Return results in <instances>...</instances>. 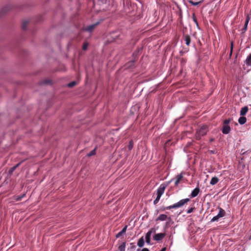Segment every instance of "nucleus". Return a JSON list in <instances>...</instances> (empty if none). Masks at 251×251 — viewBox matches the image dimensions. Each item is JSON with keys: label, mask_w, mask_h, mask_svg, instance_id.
Masks as SVG:
<instances>
[{"label": "nucleus", "mask_w": 251, "mask_h": 251, "mask_svg": "<svg viewBox=\"0 0 251 251\" xmlns=\"http://www.w3.org/2000/svg\"><path fill=\"white\" fill-rule=\"evenodd\" d=\"M87 46H88V45L87 44H85L83 46V50H86L87 48Z\"/></svg>", "instance_id": "obj_30"}, {"label": "nucleus", "mask_w": 251, "mask_h": 251, "mask_svg": "<svg viewBox=\"0 0 251 251\" xmlns=\"http://www.w3.org/2000/svg\"><path fill=\"white\" fill-rule=\"evenodd\" d=\"M95 154V151H92L89 154L88 156H91Z\"/></svg>", "instance_id": "obj_27"}, {"label": "nucleus", "mask_w": 251, "mask_h": 251, "mask_svg": "<svg viewBox=\"0 0 251 251\" xmlns=\"http://www.w3.org/2000/svg\"><path fill=\"white\" fill-rule=\"evenodd\" d=\"M97 24L91 25L85 28V30L88 32L92 31L93 29L95 27Z\"/></svg>", "instance_id": "obj_10"}, {"label": "nucleus", "mask_w": 251, "mask_h": 251, "mask_svg": "<svg viewBox=\"0 0 251 251\" xmlns=\"http://www.w3.org/2000/svg\"><path fill=\"white\" fill-rule=\"evenodd\" d=\"M16 167H17V166H15V167H14L13 168H12L11 169V171H13V170H15V169L16 168Z\"/></svg>", "instance_id": "obj_34"}, {"label": "nucleus", "mask_w": 251, "mask_h": 251, "mask_svg": "<svg viewBox=\"0 0 251 251\" xmlns=\"http://www.w3.org/2000/svg\"><path fill=\"white\" fill-rule=\"evenodd\" d=\"M165 188V186H164L163 185H161L159 187V188L157 189V193H156L157 197H156V198L155 199V200L153 201V203L154 204H156L159 201L161 196L164 193Z\"/></svg>", "instance_id": "obj_1"}, {"label": "nucleus", "mask_w": 251, "mask_h": 251, "mask_svg": "<svg viewBox=\"0 0 251 251\" xmlns=\"http://www.w3.org/2000/svg\"><path fill=\"white\" fill-rule=\"evenodd\" d=\"M194 208H191L187 211V213H191L193 211Z\"/></svg>", "instance_id": "obj_28"}, {"label": "nucleus", "mask_w": 251, "mask_h": 251, "mask_svg": "<svg viewBox=\"0 0 251 251\" xmlns=\"http://www.w3.org/2000/svg\"><path fill=\"white\" fill-rule=\"evenodd\" d=\"M127 226H125L123 229L121 230V232L124 234L126 232Z\"/></svg>", "instance_id": "obj_25"}, {"label": "nucleus", "mask_w": 251, "mask_h": 251, "mask_svg": "<svg viewBox=\"0 0 251 251\" xmlns=\"http://www.w3.org/2000/svg\"><path fill=\"white\" fill-rule=\"evenodd\" d=\"M25 195H23L22 197H18L17 198H16V200L17 201H20L21 200L22 198L24 197Z\"/></svg>", "instance_id": "obj_31"}, {"label": "nucleus", "mask_w": 251, "mask_h": 251, "mask_svg": "<svg viewBox=\"0 0 251 251\" xmlns=\"http://www.w3.org/2000/svg\"><path fill=\"white\" fill-rule=\"evenodd\" d=\"M189 201V199H185L181 200L180 201H178L177 203H175L174 204V207L175 208H176L181 207L183 205H184L185 203H186L187 202H188Z\"/></svg>", "instance_id": "obj_4"}, {"label": "nucleus", "mask_w": 251, "mask_h": 251, "mask_svg": "<svg viewBox=\"0 0 251 251\" xmlns=\"http://www.w3.org/2000/svg\"><path fill=\"white\" fill-rule=\"evenodd\" d=\"M219 181V179L217 177H213L212 178L211 181H210V184L211 185H215Z\"/></svg>", "instance_id": "obj_13"}, {"label": "nucleus", "mask_w": 251, "mask_h": 251, "mask_svg": "<svg viewBox=\"0 0 251 251\" xmlns=\"http://www.w3.org/2000/svg\"><path fill=\"white\" fill-rule=\"evenodd\" d=\"M167 219L170 220V218H168L167 216L165 214H160L156 219V221H164L166 220Z\"/></svg>", "instance_id": "obj_6"}, {"label": "nucleus", "mask_w": 251, "mask_h": 251, "mask_svg": "<svg viewBox=\"0 0 251 251\" xmlns=\"http://www.w3.org/2000/svg\"><path fill=\"white\" fill-rule=\"evenodd\" d=\"M231 50H232V44H231Z\"/></svg>", "instance_id": "obj_35"}, {"label": "nucleus", "mask_w": 251, "mask_h": 251, "mask_svg": "<svg viewBox=\"0 0 251 251\" xmlns=\"http://www.w3.org/2000/svg\"><path fill=\"white\" fill-rule=\"evenodd\" d=\"M127 226H125L123 229L121 230V232L124 234L126 232Z\"/></svg>", "instance_id": "obj_24"}, {"label": "nucleus", "mask_w": 251, "mask_h": 251, "mask_svg": "<svg viewBox=\"0 0 251 251\" xmlns=\"http://www.w3.org/2000/svg\"><path fill=\"white\" fill-rule=\"evenodd\" d=\"M246 64L248 66L251 65V54H250V55L247 58L246 60Z\"/></svg>", "instance_id": "obj_16"}, {"label": "nucleus", "mask_w": 251, "mask_h": 251, "mask_svg": "<svg viewBox=\"0 0 251 251\" xmlns=\"http://www.w3.org/2000/svg\"><path fill=\"white\" fill-rule=\"evenodd\" d=\"M230 130V128L228 125H225L223 128V132L224 134H228Z\"/></svg>", "instance_id": "obj_9"}, {"label": "nucleus", "mask_w": 251, "mask_h": 251, "mask_svg": "<svg viewBox=\"0 0 251 251\" xmlns=\"http://www.w3.org/2000/svg\"><path fill=\"white\" fill-rule=\"evenodd\" d=\"M229 123V120H226L224 122V124H225V125H227V124H228Z\"/></svg>", "instance_id": "obj_29"}, {"label": "nucleus", "mask_w": 251, "mask_h": 251, "mask_svg": "<svg viewBox=\"0 0 251 251\" xmlns=\"http://www.w3.org/2000/svg\"><path fill=\"white\" fill-rule=\"evenodd\" d=\"M23 28H25V26L23 25Z\"/></svg>", "instance_id": "obj_36"}, {"label": "nucleus", "mask_w": 251, "mask_h": 251, "mask_svg": "<svg viewBox=\"0 0 251 251\" xmlns=\"http://www.w3.org/2000/svg\"><path fill=\"white\" fill-rule=\"evenodd\" d=\"M207 132V126H202L197 131V137H200L201 136L205 135Z\"/></svg>", "instance_id": "obj_3"}, {"label": "nucleus", "mask_w": 251, "mask_h": 251, "mask_svg": "<svg viewBox=\"0 0 251 251\" xmlns=\"http://www.w3.org/2000/svg\"><path fill=\"white\" fill-rule=\"evenodd\" d=\"M166 234L164 233H159L154 235L153 239L156 241L161 240L165 236Z\"/></svg>", "instance_id": "obj_5"}, {"label": "nucleus", "mask_w": 251, "mask_h": 251, "mask_svg": "<svg viewBox=\"0 0 251 251\" xmlns=\"http://www.w3.org/2000/svg\"><path fill=\"white\" fill-rule=\"evenodd\" d=\"M200 192V189L198 188H196L192 192L191 194V196L192 198L196 197Z\"/></svg>", "instance_id": "obj_8"}, {"label": "nucleus", "mask_w": 251, "mask_h": 251, "mask_svg": "<svg viewBox=\"0 0 251 251\" xmlns=\"http://www.w3.org/2000/svg\"><path fill=\"white\" fill-rule=\"evenodd\" d=\"M182 178V176L181 175H178L176 176V180L175 181V185H177L181 180Z\"/></svg>", "instance_id": "obj_15"}, {"label": "nucleus", "mask_w": 251, "mask_h": 251, "mask_svg": "<svg viewBox=\"0 0 251 251\" xmlns=\"http://www.w3.org/2000/svg\"><path fill=\"white\" fill-rule=\"evenodd\" d=\"M225 215V211L224 209H223L222 208H219V212L218 213V214L214 216L211 220V222H215V221H218V220L224 217Z\"/></svg>", "instance_id": "obj_2"}, {"label": "nucleus", "mask_w": 251, "mask_h": 251, "mask_svg": "<svg viewBox=\"0 0 251 251\" xmlns=\"http://www.w3.org/2000/svg\"><path fill=\"white\" fill-rule=\"evenodd\" d=\"M248 111V108L247 106H245V107H243L240 111V115L241 116H244V115H246V113H247Z\"/></svg>", "instance_id": "obj_11"}, {"label": "nucleus", "mask_w": 251, "mask_h": 251, "mask_svg": "<svg viewBox=\"0 0 251 251\" xmlns=\"http://www.w3.org/2000/svg\"><path fill=\"white\" fill-rule=\"evenodd\" d=\"M185 41H186V44L187 45H189L190 43V37L189 36L186 37Z\"/></svg>", "instance_id": "obj_20"}, {"label": "nucleus", "mask_w": 251, "mask_h": 251, "mask_svg": "<svg viewBox=\"0 0 251 251\" xmlns=\"http://www.w3.org/2000/svg\"><path fill=\"white\" fill-rule=\"evenodd\" d=\"M152 233V229L149 230L146 235V241L147 244H150L151 243V236Z\"/></svg>", "instance_id": "obj_7"}, {"label": "nucleus", "mask_w": 251, "mask_h": 251, "mask_svg": "<svg viewBox=\"0 0 251 251\" xmlns=\"http://www.w3.org/2000/svg\"><path fill=\"white\" fill-rule=\"evenodd\" d=\"M76 84V82L75 81H73L69 84H68V86L69 87H72Z\"/></svg>", "instance_id": "obj_19"}, {"label": "nucleus", "mask_w": 251, "mask_h": 251, "mask_svg": "<svg viewBox=\"0 0 251 251\" xmlns=\"http://www.w3.org/2000/svg\"><path fill=\"white\" fill-rule=\"evenodd\" d=\"M238 122L241 125L244 124L246 122V118L244 117H241L238 120Z\"/></svg>", "instance_id": "obj_14"}, {"label": "nucleus", "mask_w": 251, "mask_h": 251, "mask_svg": "<svg viewBox=\"0 0 251 251\" xmlns=\"http://www.w3.org/2000/svg\"><path fill=\"white\" fill-rule=\"evenodd\" d=\"M189 2L192 4L193 5H195V6H196L200 2H193L192 0H189Z\"/></svg>", "instance_id": "obj_21"}, {"label": "nucleus", "mask_w": 251, "mask_h": 251, "mask_svg": "<svg viewBox=\"0 0 251 251\" xmlns=\"http://www.w3.org/2000/svg\"><path fill=\"white\" fill-rule=\"evenodd\" d=\"M133 147V143L132 141H130L128 146V148L129 150H131Z\"/></svg>", "instance_id": "obj_18"}, {"label": "nucleus", "mask_w": 251, "mask_h": 251, "mask_svg": "<svg viewBox=\"0 0 251 251\" xmlns=\"http://www.w3.org/2000/svg\"><path fill=\"white\" fill-rule=\"evenodd\" d=\"M249 21V17H248L246 19V22L245 24V26L246 27V28H247V27Z\"/></svg>", "instance_id": "obj_23"}, {"label": "nucleus", "mask_w": 251, "mask_h": 251, "mask_svg": "<svg viewBox=\"0 0 251 251\" xmlns=\"http://www.w3.org/2000/svg\"><path fill=\"white\" fill-rule=\"evenodd\" d=\"M144 243H145L144 239L143 238V237H142L139 239L138 242L137 243V245L139 247H142L144 246Z\"/></svg>", "instance_id": "obj_12"}, {"label": "nucleus", "mask_w": 251, "mask_h": 251, "mask_svg": "<svg viewBox=\"0 0 251 251\" xmlns=\"http://www.w3.org/2000/svg\"><path fill=\"white\" fill-rule=\"evenodd\" d=\"M172 208H175L174 207V204H173V205H170V206H169L166 207L165 208V209H172Z\"/></svg>", "instance_id": "obj_26"}, {"label": "nucleus", "mask_w": 251, "mask_h": 251, "mask_svg": "<svg viewBox=\"0 0 251 251\" xmlns=\"http://www.w3.org/2000/svg\"><path fill=\"white\" fill-rule=\"evenodd\" d=\"M141 251H149V250L147 248H143Z\"/></svg>", "instance_id": "obj_32"}, {"label": "nucleus", "mask_w": 251, "mask_h": 251, "mask_svg": "<svg viewBox=\"0 0 251 251\" xmlns=\"http://www.w3.org/2000/svg\"><path fill=\"white\" fill-rule=\"evenodd\" d=\"M125 247H126V244L125 243H123L121 245L119 246V250H120V251H125Z\"/></svg>", "instance_id": "obj_17"}, {"label": "nucleus", "mask_w": 251, "mask_h": 251, "mask_svg": "<svg viewBox=\"0 0 251 251\" xmlns=\"http://www.w3.org/2000/svg\"><path fill=\"white\" fill-rule=\"evenodd\" d=\"M123 234V233L121 232V231H120V232H119L118 234H117V235H116V238H118L120 237L122 235V234Z\"/></svg>", "instance_id": "obj_22"}, {"label": "nucleus", "mask_w": 251, "mask_h": 251, "mask_svg": "<svg viewBox=\"0 0 251 251\" xmlns=\"http://www.w3.org/2000/svg\"><path fill=\"white\" fill-rule=\"evenodd\" d=\"M166 250V248H163L161 249V250L160 251H165Z\"/></svg>", "instance_id": "obj_33"}]
</instances>
